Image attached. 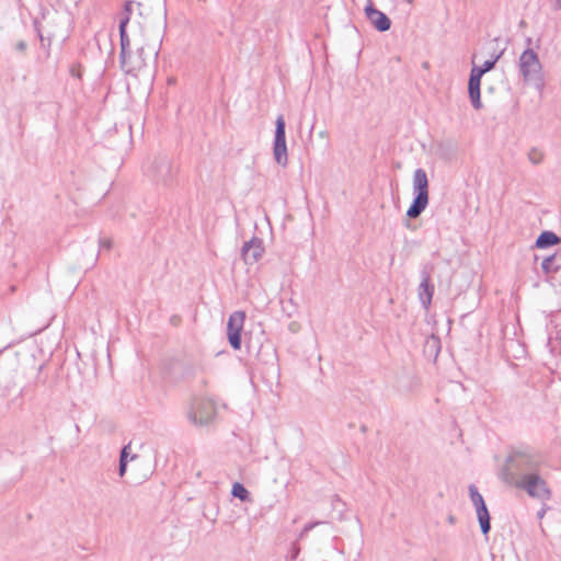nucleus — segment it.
I'll return each mask as SVG.
<instances>
[{
	"mask_svg": "<svg viewBox=\"0 0 561 561\" xmlns=\"http://www.w3.org/2000/svg\"><path fill=\"white\" fill-rule=\"evenodd\" d=\"M145 172L154 182L170 185L176 178L178 167L167 156H159L148 162Z\"/></svg>",
	"mask_w": 561,
	"mask_h": 561,
	"instance_id": "39448f33",
	"label": "nucleus"
},
{
	"mask_svg": "<svg viewBox=\"0 0 561 561\" xmlns=\"http://www.w3.org/2000/svg\"><path fill=\"white\" fill-rule=\"evenodd\" d=\"M319 523H313V524H308L304 527L301 534H300V537L305 536L308 531H310L316 525H318Z\"/></svg>",
	"mask_w": 561,
	"mask_h": 561,
	"instance_id": "393cba45",
	"label": "nucleus"
},
{
	"mask_svg": "<svg viewBox=\"0 0 561 561\" xmlns=\"http://www.w3.org/2000/svg\"><path fill=\"white\" fill-rule=\"evenodd\" d=\"M231 494L242 502H251L250 492L239 482L233 483Z\"/></svg>",
	"mask_w": 561,
	"mask_h": 561,
	"instance_id": "6ab92c4d",
	"label": "nucleus"
},
{
	"mask_svg": "<svg viewBox=\"0 0 561 561\" xmlns=\"http://www.w3.org/2000/svg\"><path fill=\"white\" fill-rule=\"evenodd\" d=\"M554 1L557 3L558 8H561V0H554Z\"/></svg>",
	"mask_w": 561,
	"mask_h": 561,
	"instance_id": "c756f323",
	"label": "nucleus"
},
{
	"mask_svg": "<svg viewBox=\"0 0 561 561\" xmlns=\"http://www.w3.org/2000/svg\"><path fill=\"white\" fill-rule=\"evenodd\" d=\"M100 247L108 250L112 247V241L110 239H102L100 241Z\"/></svg>",
	"mask_w": 561,
	"mask_h": 561,
	"instance_id": "b1692460",
	"label": "nucleus"
},
{
	"mask_svg": "<svg viewBox=\"0 0 561 561\" xmlns=\"http://www.w3.org/2000/svg\"><path fill=\"white\" fill-rule=\"evenodd\" d=\"M497 59H499V56L494 57L493 59L486 60L480 68H482L484 72H488L494 68Z\"/></svg>",
	"mask_w": 561,
	"mask_h": 561,
	"instance_id": "4be33fe9",
	"label": "nucleus"
},
{
	"mask_svg": "<svg viewBox=\"0 0 561 561\" xmlns=\"http://www.w3.org/2000/svg\"><path fill=\"white\" fill-rule=\"evenodd\" d=\"M276 128H275V138H274V145H286V133H285V119L282 115H279L276 118L275 122Z\"/></svg>",
	"mask_w": 561,
	"mask_h": 561,
	"instance_id": "f3484780",
	"label": "nucleus"
},
{
	"mask_svg": "<svg viewBox=\"0 0 561 561\" xmlns=\"http://www.w3.org/2000/svg\"><path fill=\"white\" fill-rule=\"evenodd\" d=\"M16 48L21 51H23L25 48H26V43L25 42H19L16 44Z\"/></svg>",
	"mask_w": 561,
	"mask_h": 561,
	"instance_id": "c85d7f7f",
	"label": "nucleus"
},
{
	"mask_svg": "<svg viewBox=\"0 0 561 561\" xmlns=\"http://www.w3.org/2000/svg\"><path fill=\"white\" fill-rule=\"evenodd\" d=\"M551 352L561 351V317L554 320V329L549 336Z\"/></svg>",
	"mask_w": 561,
	"mask_h": 561,
	"instance_id": "ddd939ff",
	"label": "nucleus"
},
{
	"mask_svg": "<svg viewBox=\"0 0 561 561\" xmlns=\"http://www.w3.org/2000/svg\"><path fill=\"white\" fill-rule=\"evenodd\" d=\"M484 73L485 72L483 71L482 68L473 66L472 69H471V72H470V77H474L477 79H481Z\"/></svg>",
	"mask_w": 561,
	"mask_h": 561,
	"instance_id": "5701e85b",
	"label": "nucleus"
},
{
	"mask_svg": "<svg viewBox=\"0 0 561 561\" xmlns=\"http://www.w3.org/2000/svg\"><path fill=\"white\" fill-rule=\"evenodd\" d=\"M417 294L423 307L428 309L434 294V286L430 284V275L425 272L422 274V282L419 285Z\"/></svg>",
	"mask_w": 561,
	"mask_h": 561,
	"instance_id": "9b49d317",
	"label": "nucleus"
},
{
	"mask_svg": "<svg viewBox=\"0 0 561 561\" xmlns=\"http://www.w3.org/2000/svg\"><path fill=\"white\" fill-rule=\"evenodd\" d=\"M480 85L481 79H477L474 77L469 78L468 82V93L473 108L480 110L482 107V102L480 98Z\"/></svg>",
	"mask_w": 561,
	"mask_h": 561,
	"instance_id": "f8f14e48",
	"label": "nucleus"
},
{
	"mask_svg": "<svg viewBox=\"0 0 561 561\" xmlns=\"http://www.w3.org/2000/svg\"><path fill=\"white\" fill-rule=\"evenodd\" d=\"M216 415V407L211 400L197 399L192 403L187 413L191 422L198 425L210 423Z\"/></svg>",
	"mask_w": 561,
	"mask_h": 561,
	"instance_id": "0eeeda50",
	"label": "nucleus"
},
{
	"mask_svg": "<svg viewBox=\"0 0 561 561\" xmlns=\"http://www.w3.org/2000/svg\"><path fill=\"white\" fill-rule=\"evenodd\" d=\"M320 136H321V137H325V136H327V131H321V133H320Z\"/></svg>",
	"mask_w": 561,
	"mask_h": 561,
	"instance_id": "7c9ffc66",
	"label": "nucleus"
},
{
	"mask_svg": "<svg viewBox=\"0 0 561 561\" xmlns=\"http://www.w3.org/2000/svg\"><path fill=\"white\" fill-rule=\"evenodd\" d=\"M560 267L561 261L556 254L545 257L543 261L541 262V270L547 276L557 273L560 270Z\"/></svg>",
	"mask_w": 561,
	"mask_h": 561,
	"instance_id": "2eb2a0df",
	"label": "nucleus"
},
{
	"mask_svg": "<svg viewBox=\"0 0 561 561\" xmlns=\"http://www.w3.org/2000/svg\"><path fill=\"white\" fill-rule=\"evenodd\" d=\"M70 19L67 15H57L56 19L46 20L38 28L41 41H44V33L48 42L54 38L65 39L69 34Z\"/></svg>",
	"mask_w": 561,
	"mask_h": 561,
	"instance_id": "423d86ee",
	"label": "nucleus"
},
{
	"mask_svg": "<svg viewBox=\"0 0 561 561\" xmlns=\"http://www.w3.org/2000/svg\"><path fill=\"white\" fill-rule=\"evenodd\" d=\"M273 154L277 164L286 167L288 163L287 145H274Z\"/></svg>",
	"mask_w": 561,
	"mask_h": 561,
	"instance_id": "a211bd4d",
	"label": "nucleus"
},
{
	"mask_svg": "<svg viewBox=\"0 0 561 561\" xmlns=\"http://www.w3.org/2000/svg\"><path fill=\"white\" fill-rule=\"evenodd\" d=\"M365 15L373 26L379 32H386L391 26L390 19L383 12L374 8L370 2L365 7Z\"/></svg>",
	"mask_w": 561,
	"mask_h": 561,
	"instance_id": "1a4fd4ad",
	"label": "nucleus"
},
{
	"mask_svg": "<svg viewBox=\"0 0 561 561\" xmlns=\"http://www.w3.org/2000/svg\"><path fill=\"white\" fill-rule=\"evenodd\" d=\"M127 448H128V447H127V446H125V447L122 449V453H121V459H119V461H123V460H124V461H126V462H127V456H128V454H127Z\"/></svg>",
	"mask_w": 561,
	"mask_h": 561,
	"instance_id": "bb28decb",
	"label": "nucleus"
},
{
	"mask_svg": "<svg viewBox=\"0 0 561 561\" xmlns=\"http://www.w3.org/2000/svg\"><path fill=\"white\" fill-rule=\"evenodd\" d=\"M541 456L529 449L514 450L502 469V480L542 504L550 501L552 491L541 473Z\"/></svg>",
	"mask_w": 561,
	"mask_h": 561,
	"instance_id": "f03ea898",
	"label": "nucleus"
},
{
	"mask_svg": "<svg viewBox=\"0 0 561 561\" xmlns=\"http://www.w3.org/2000/svg\"><path fill=\"white\" fill-rule=\"evenodd\" d=\"M518 68L525 83L536 88L543 85L542 67L538 55L533 49L528 48L522 53Z\"/></svg>",
	"mask_w": 561,
	"mask_h": 561,
	"instance_id": "20e7f679",
	"label": "nucleus"
},
{
	"mask_svg": "<svg viewBox=\"0 0 561 561\" xmlns=\"http://www.w3.org/2000/svg\"><path fill=\"white\" fill-rule=\"evenodd\" d=\"M546 512H547V508H546L545 506H542V507L538 511V513H537V517H538L539 519L543 518V516L546 515Z\"/></svg>",
	"mask_w": 561,
	"mask_h": 561,
	"instance_id": "cd10ccee",
	"label": "nucleus"
},
{
	"mask_svg": "<svg viewBox=\"0 0 561 561\" xmlns=\"http://www.w3.org/2000/svg\"><path fill=\"white\" fill-rule=\"evenodd\" d=\"M469 495H470V500H471L472 504L474 505V507H480V506L485 505L484 500H483L482 495L479 493L476 485H473V484L469 485Z\"/></svg>",
	"mask_w": 561,
	"mask_h": 561,
	"instance_id": "aec40b11",
	"label": "nucleus"
},
{
	"mask_svg": "<svg viewBox=\"0 0 561 561\" xmlns=\"http://www.w3.org/2000/svg\"><path fill=\"white\" fill-rule=\"evenodd\" d=\"M142 5L126 1L118 13L121 67L126 75L140 76L154 62L162 43L161 32L148 33L142 25Z\"/></svg>",
	"mask_w": 561,
	"mask_h": 561,
	"instance_id": "f257e3e1",
	"label": "nucleus"
},
{
	"mask_svg": "<svg viewBox=\"0 0 561 561\" xmlns=\"http://www.w3.org/2000/svg\"><path fill=\"white\" fill-rule=\"evenodd\" d=\"M405 1H407L408 3H412V2H413V0H405Z\"/></svg>",
	"mask_w": 561,
	"mask_h": 561,
	"instance_id": "2f4dec72",
	"label": "nucleus"
},
{
	"mask_svg": "<svg viewBox=\"0 0 561 561\" xmlns=\"http://www.w3.org/2000/svg\"><path fill=\"white\" fill-rule=\"evenodd\" d=\"M263 252L264 248L262 245V241L257 238L251 239L242 247V257L245 264L256 263L261 259Z\"/></svg>",
	"mask_w": 561,
	"mask_h": 561,
	"instance_id": "9d476101",
	"label": "nucleus"
},
{
	"mask_svg": "<svg viewBox=\"0 0 561 561\" xmlns=\"http://www.w3.org/2000/svg\"><path fill=\"white\" fill-rule=\"evenodd\" d=\"M126 468H127V463L126 461H119V470H118V473L121 477H123L126 472Z\"/></svg>",
	"mask_w": 561,
	"mask_h": 561,
	"instance_id": "a878e982",
	"label": "nucleus"
},
{
	"mask_svg": "<svg viewBox=\"0 0 561 561\" xmlns=\"http://www.w3.org/2000/svg\"><path fill=\"white\" fill-rule=\"evenodd\" d=\"M560 238L552 231H543L539 234L536 240V247L538 249H545L551 245L560 243Z\"/></svg>",
	"mask_w": 561,
	"mask_h": 561,
	"instance_id": "4468645a",
	"label": "nucleus"
},
{
	"mask_svg": "<svg viewBox=\"0 0 561 561\" xmlns=\"http://www.w3.org/2000/svg\"><path fill=\"white\" fill-rule=\"evenodd\" d=\"M481 531L486 535L490 531V514L485 505L476 507Z\"/></svg>",
	"mask_w": 561,
	"mask_h": 561,
	"instance_id": "dca6fc26",
	"label": "nucleus"
},
{
	"mask_svg": "<svg viewBox=\"0 0 561 561\" xmlns=\"http://www.w3.org/2000/svg\"><path fill=\"white\" fill-rule=\"evenodd\" d=\"M528 160L533 164H539L543 160V152L538 148H531L527 153Z\"/></svg>",
	"mask_w": 561,
	"mask_h": 561,
	"instance_id": "412c9836",
	"label": "nucleus"
},
{
	"mask_svg": "<svg viewBox=\"0 0 561 561\" xmlns=\"http://www.w3.org/2000/svg\"><path fill=\"white\" fill-rule=\"evenodd\" d=\"M412 186L415 197L407 210V216L409 218H417L428 205V179L423 169L414 171Z\"/></svg>",
	"mask_w": 561,
	"mask_h": 561,
	"instance_id": "7ed1b4c3",
	"label": "nucleus"
},
{
	"mask_svg": "<svg viewBox=\"0 0 561 561\" xmlns=\"http://www.w3.org/2000/svg\"><path fill=\"white\" fill-rule=\"evenodd\" d=\"M245 313L243 311H234L230 314L227 323V336L230 345L234 350L241 347V332L243 330Z\"/></svg>",
	"mask_w": 561,
	"mask_h": 561,
	"instance_id": "6e6552de",
	"label": "nucleus"
}]
</instances>
